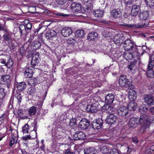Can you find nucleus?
<instances>
[{"label": "nucleus", "mask_w": 154, "mask_h": 154, "mask_svg": "<svg viewBox=\"0 0 154 154\" xmlns=\"http://www.w3.org/2000/svg\"><path fill=\"white\" fill-rule=\"evenodd\" d=\"M1 83L3 85H6L8 89L11 87V80L8 75H3L1 76Z\"/></svg>", "instance_id": "5"}, {"label": "nucleus", "mask_w": 154, "mask_h": 154, "mask_svg": "<svg viewBox=\"0 0 154 154\" xmlns=\"http://www.w3.org/2000/svg\"><path fill=\"white\" fill-rule=\"evenodd\" d=\"M39 54L38 53H36L32 57L31 61V65L33 66H35L39 62Z\"/></svg>", "instance_id": "22"}, {"label": "nucleus", "mask_w": 154, "mask_h": 154, "mask_svg": "<svg viewBox=\"0 0 154 154\" xmlns=\"http://www.w3.org/2000/svg\"><path fill=\"white\" fill-rule=\"evenodd\" d=\"M109 32L106 30L103 31L102 32L103 35L105 37H107L109 36Z\"/></svg>", "instance_id": "53"}, {"label": "nucleus", "mask_w": 154, "mask_h": 154, "mask_svg": "<svg viewBox=\"0 0 154 154\" xmlns=\"http://www.w3.org/2000/svg\"><path fill=\"white\" fill-rule=\"evenodd\" d=\"M6 117L5 114H3L0 117V121H2Z\"/></svg>", "instance_id": "57"}, {"label": "nucleus", "mask_w": 154, "mask_h": 154, "mask_svg": "<svg viewBox=\"0 0 154 154\" xmlns=\"http://www.w3.org/2000/svg\"><path fill=\"white\" fill-rule=\"evenodd\" d=\"M34 70V68L32 67L26 69L24 72L25 77L26 78L32 77Z\"/></svg>", "instance_id": "18"}, {"label": "nucleus", "mask_w": 154, "mask_h": 154, "mask_svg": "<svg viewBox=\"0 0 154 154\" xmlns=\"http://www.w3.org/2000/svg\"><path fill=\"white\" fill-rule=\"evenodd\" d=\"M139 122L141 125L139 131L141 133L144 132L149 127L150 122L148 117L146 115L140 116V119L135 117L131 118L128 122V126L130 128H134L136 127Z\"/></svg>", "instance_id": "2"}, {"label": "nucleus", "mask_w": 154, "mask_h": 154, "mask_svg": "<svg viewBox=\"0 0 154 154\" xmlns=\"http://www.w3.org/2000/svg\"><path fill=\"white\" fill-rule=\"evenodd\" d=\"M119 25L122 26H124L128 27L130 28H142L145 26H147V25H146L145 23H137V24H127L125 23H122L119 24Z\"/></svg>", "instance_id": "14"}, {"label": "nucleus", "mask_w": 154, "mask_h": 154, "mask_svg": "<svg viewBox=\"0 0 154 154\" xmlns=\"http://www.w3.org/2000/svg\"><path fill=\"white\" fill-rule=\"evenodd\" d=\"M154 60H151L149 63L147 68L146 75L148 77L152 78L154 77Z\"/></svg>", "instance_id": "4"}, {"label": "nucleus", "mask_w": 154, "mask_h": 154, "mask_svg": "<svg viewBox=\"0 0 154 154\" xmlns=\"http://www.w3.org/2000/svg\"><path fill=\"white\" fill-rule=\"evenodd\" d=\"M42 105V101H39L37 102L35 104V106L39 108H41Z\"/></svg>", "instance_id": "50"}, {"label": "nucleus", "mask_w": 154, "mask_h": 154, "mask_svg": "<svg viewBox=\"0 0 154 154\" xmlns=\"http://www.w3.org/2000/svg\"><path fill=\"white\" fill-rule=\"evenodd\" d=\"M150 38H154V35L153 36H150Z\"/></svg>", "instance_id": "64"}, {"label": "nucleus", "mask_w": 154, "mask_h": 154, "mask_svg": "<svg viewBox=\"0 0 154 154\" xmlns=\"http://www.w3.org/2000/svg\"><path fill=\"white\" fill-rule=\"evenodd\" d=\"M128 109L127 107L122 106L119 108L118 112L120 116H124L128 114Z\"/></svg>", "instance_id": "19"}, {"label": "nucleus", "mask_w": 154, "mask_h": 154, "mask_svg": "<svg viewBox=\"0 0 154 154\" xmlns=\"http://www.w3.org/2000/svg\"><path fill=\"white\" fill-rule=\"evenodd\" d=\"M123 47L125 51L124 57L127 60L131 59L135 60L139 58V54L137 47L134 44L133 41L130 39H126L123 43Z\"/></svg>", "instance_id": "1"}, {"label": "nucleus", "mask_w": 154, "mask_h": 154, "mask_svg": "<svg viewBox=\"0 0 154 154\" xmlns=\"http://www.w3.org/2000/svg\"><path fill=\"white\" fill-rule=\"evenodd\" d=\"M75 42V40L74 38H70L67 40V43L68 44L73 45Z\"/></svg>", "instance_id": "44"}, {"label": "nucleus", "mask_w": 154, "mask_h": 154, "mask_svg": "<svg viewBox=\"0 0 154 154\" xmlns=\"http://www.w3.org/2000/svg\"><path fill=\"white\" fill-rule=\"evenodd\" d=\"M85 137V134L82 131H77L73 135V139L75 140H83Z\"/></svg>", "instance_id": "12"}, {"label": "nucleus", "mask_w": 154, "mask_h": 154, "mask_svg": "<svg viewBox=\"0 0 154 154\" xmlns=\"http://www.w3.org/2000/svg\"><path fill=\"white\" fill-rule=\"evenodd\" d=\"M7 60V61H6V66L8 68H10L12 66L13 64V62L12 59L10 58H9V57H8Z\"/></svg>", "instance_id": "38"}, {"label": "nucleus", "mask_w": 154, "mask_h": 154, "mask_svg": "<svg viewBox=\"0 0 154 154\" xmlns=\"http://www.w3.org/2000/svg\"><path fill=\"white\" fill-rule=\"evenodd\" d=\"M115 99L114 95L112 94H108L105 97V101L108 104L113 103Z\"/></svg>", "instance_id": "24"}, {"label": "nucleus", "mask_w": 154, "mask_h": 154, "mask_svg": "<svg viewBox=\"0 0 154 154\" xmlns=\"http://www.w3.org/2000/svg\"><path fill=\"white\" fill-rule=\"evenodd\" d=\"M33 130L34 131V134H35L34 136H33L32 137V136L31 135L26 136L23 137V140L26 141L28 139H33L34 138H35L36 136V135L37 134V133L36 132V131H37L36 128H35Z\"/></svg>", "instance_id": "30"}, {"label": "nucleus", "mask_w": 154, "mask_h": 154, "mask_svg": "<svg viewBox=\"0 0 154 154\" xmlns=\"http://www.w3.org/2000/svg\"><path fill=\"white\" fill-rule=\"evenodd\" d=\"M104 12L103 10L100 9L97 10L93 13V15L96 17L100 18L102 17L103 15Z\"/></svg>", "instance_id": "26"}, {"label": "nucleus", "mask_w": 154, "mask_h": 154, "mask_svg": "<svg viewBox=\"0 0 154 154\" xmlns=\"http://www.w3.org/2000/svg\"><path fill=\"white\" fill-rule=\"evenodd\" d=\"M133 0H124V3L126 5H130L132 4Z\"/></svg>", "instance_id": "52"}, {"label": "nucleus", "mask_w": 154, "mask_h": 154, "mask_svg": "<svg viewBox=\"0 0 154 154\" xmlns=\"http://www.w3.org/2000/svg\"><path fill=\"white\" fill-rule=\"evenodd\" d=\"M150 149L151 150H152L153 151H154V145L152 146L151 147Z\"/></svg>", "instance_id": "63"}, {"label": "nucleus", "mask_w": 154, "mask_h": 154, "mask_svg": "<svg viewBox=\"0 0 154 154\" xmlns=\"http://www.w3.org/2000/svg\"><path fill=\"white\" fill-rule=\"evenodd\" d=\"M148 110V108L146 107L144 105H142L140 106L139 107V111L142 114H144Z\"/></svg>", "instance_id": "35"}, {"label": "nucleus", "mask_w": 154, "mask_h": 154, "mask_svg": "<svg viewBox=\"0 0 154 154\" xmlns=\"http://www.w3.org/2000/svg\"><path fill=\"white\" fill-rule=\"evenodd\" d=\"M103 109L106 111V112H108L109 114L112 113L113 108L111 106L108 104H105L102 107Z\"/></svg>", "instance_id": "31"}, {"label": "nucleus", "mask_w": 154, "mask_h": 154, "mask_svg": "<svg viewBox=\"0 0 154 154\" xmlns=\"http://www.w3.org/2000/svg\"><path fill=\"white\" fill-rule=\"evenodd\" d=\"M57 35L56 32L51 29L48 31L46 34V37L47 39L52 40Z\"/></svg>", "instance_id": "23"}, {"label": "nucleus", "mask_w": 154, "mask_h": 154, "mask_svg": "<svg viewBox=\"0 0 154 154\" xmlns=\"http://www.w3.org/2000/svg\"><path fill=\"white\" fill-rule=\"evenodd\" d=\"M97 150L94 148H87L85 149V154H97Z\"/></svg>", "instance_id": "29"}, {"label": "nucleus", "mask_w": 154, "mask_h": 154, "mask_svg": "<svg viewBox=\"0 0 154 154\" xmlns=\"http://www.w3.org/2000/svg\"><path fill=\"white\" fill-rule=\"evenodd\" d=\"M81 5L79 3L74 2L71 4L70 8L73 12H78L81 9Z\"/></svg>", "instance_id": "15"}, {"label": "nucleus", "mask_w": 154, "mask_h": 154, "mask_svg": "<svg viewBox=\"0 0 154 154\" xmlns=\"http://www.w3.org/2000/svg\"><path fill=\"white\" fill-rule=\"evenodd\" d=\"M109 154H119L117 150L115 148L111 150Z\"/></svg>", "instance_id": "49"}, {"label": "nucleus", "mask_w": 154, "mask_h": 154, "mask_svg": "<svg viewBox=\"0 0 154 154\" xmlns=\"http://www.w3.org/2000/svg\"><path fill=\"white\" fill-rule=\"evenodd\" d=\"M109 149V147L105 146L101 148L100 151L103 154H106L108 152Z\"/></svg>", "instance_id": "39"}, {"label": "nucleus", "mask_w": 154, "mask_h": 154, "mask_svg": "<svg viewBox=\"0 0 154 154\" xmlns=\"http://www.w3.org/2000/svg\"><path fill=\"white\" fill-rule=\"evenodd\" d=\"M7 29H5L2 26V24H0V30L4 31L5 32V30Z\"/></svg>", "instance_id": "60"}, {"label": "nucleus", "mask_w": 154, "mask_h": 154, "mask_svg": "<svg viewBox=\"0 0 154 154\" xmlns=\"http://www.w3.org/2000/svg\"><path fill=\"white\" fill-rule=\"evenodd\" d=\"M140 10V6L139 5H134L132 6L131 9V15L133 16H136L138 14Z\"/></svg>", "instance_id": "17"}, {"label": "nucleus", "mask_w": 154, "mask_h": 154, "mask_svg": "<svg viewBox=\"0 0 154 154\" xmlns=\"http://www.w3.org/2000/svg\"><path fill=\"white\" fill-rule=\"evenodd\" d=\"M67 0H56V2L59 4L63 5L65 4Z\"/></svg>", "instance_id": "48"}, {"label": "nucleus", "mask_w": 154, "mask_h": 154, "mask_svg": "<svg viewBox=\"0 0 154 154\" xmlns=\"http://www.w3.org/2000/svg\"><path fill=\"white\" fill-rule=\"evenodd\" d=\"M136 65L134 63H131L128 66V68L131 71L136 68Z\"/></svg>", "instance_id": "47"}, {"label": "nucleus", "mask_w": 154, "mask_h": 154, "mask_svg": "<svg viewBox=\"0 0 154 154\" xmlns=\"http://www.w3.org/2000/svg\"><path fill=\"white\" fill-rule=\"evenodd\" d=\"M57 14V15H58L60 16H65V17L67 16V15L66 14H63L61 13H58Z\"/></svg>", "instance_id": "61"}, {"label": "nucleus", "mask_w": 154, "mask_h": 154, "mask_svg": "<svg viewBox=\"0 0 154 154\" xmlns=\"http://www.w3.org/2000/svg\"><path fill=\"white\" fill-rule=\"evenodd\" d=\"M125 37L122 35L117 34L113 38V42L117 45H120L122 43Z\"/></svg>", "instance_id": "10"}, {"label": "nucleus", "mask_w": 154, "mask_h": 154, "mask_svg": "<svg viewBox=\"0 0 154 154\" xmlns=\"http://www.w3.org/2000/svg\"><path fill=\"white\" fill-rule=\"evenodd\" d=\"M73 31L71 28L66 27L62 30V35L64 37L69 36L72 33Z\"/></svg>", "instance_id": "16"}, {"label": "nucleus", "mask_w": 154, "mask_h": 154, "mask_svg": "<svg viewBox=\"0 0 154 154\" xmlns=\"http://www.w3.org/2000/svg\"><path fill=\"white\" fill-rule=\"evenodd\" d=\"M132 140L134 142L136 143H137V142L138 141L137 138L136 137H133L132 138Z\"/></svg>", "instance_id": "56"}, {"label": "nucleus", "mask_w": 154, "mask_h": 154, "mask_svg": "<svg viewBox=\"0 0 154 154\" xmlns=\"http://www.w3.org/2000/svg\"><path fill=\"white\" fill-rule=\"evenodd\" d=\"M7 60L6 58H2L0 59V62L1 63L4 64L6 66Z\"/></svg>", "instance_id": "51"}, {"label": "nucleus", "mask_w": 154, "mask_h": 154, "mask_svg": "<svg viewBox=\"0 0 154 154\" xmlns=\"http://www.w3.org/2000/svg\"><path fill=\"white\" fill-rule=\"evenodd\" d=\"M29 126L27 124H26L22 128V131L23 133H26L28 132Z\"/></svg>", "instance_id": "43"}, {"label": "nucleus", "mask_w": 154, "mask_h": 154, "mask_svg": "<svg viewBox=\"0 0 154 154\" xmlns=\"http://www.w3.org/2000/svg\"><path fill=\"white\" fill-rule=\"evenodd\" d=\"M149 12L148 11H140L139 14L140 19L145 20L149 18Z\"/></svg>", "instance_id": "21"}, {"label": "nucleus", "mask_w": 154, "mask_h": 154, "mask_svg": "<svg viewBox=\"0 0 154 154\" xmlns=\"http://www.w3.org/2000/svg\"><path fill=\"white\" fill-rule=\"evenodd\" d=\"M36 109L34 106L30 107L28 110L29 115L31 116L35 115L36 112Z\"/></svg>", "instance_id": "34"}, {"label": "nucleus", "mask_w": 154, "mask_h": 154, "mask_svg": "<svg viewBox=\"0 0 154 154\" xmlns=\"http://www.w3.org/2000/svg\"><path fill=\"white\" fill-rule=\"evenodd\" d=\"M137 107V103L134 101H131L129 102L127 108L128 109V110L134 111L135 110Z\"/></svg>", "instance_id": "28"}, {"label": "nucleus", "mask_w": 154, "mask_h": 154, "mask_svg": "<svg viewBox=\"0 0 154 154\" xmlns=\"http://www.w3.org/2000/svg\"><path fill=\"white\" fill-rule=\"evenodd\" d=\"M21 152H22V154H27L26 152L23 149H21Z\"/></svg>", "instance_id": "62"}, {"label": "nucleus", "mask_w": 154, "mask_h": 154, "mask_svg": "<svg viewBox=\"0 0 154 154\" xmlns=\"http://www.w3.org/2000/svg\"><path fill=\"white\" fill-rule=\"evenodd\" d=\"M89 125V122L86 119H83L80 122L78 126L81 129L85 130L88 129Z\"/></svg>", "instance_id": "9"}, {"label": "nucleus", "mask_w": 154, "mask_h": 154, "mask_svg": "<svg viewBox=\"0 0 154 154\" xmlns=\"http://www.w3.org/2000/svg\"><path fill=\"white\" fill-rule=\"evenodd\" d=\"M102 125L103 121L101 119L94 120L91 123L92 128L94 129H100L102 127Z\"/></svg>", "instance_id": "7"}, {"label": "nucleus", "mask_w": 154, "mask_h": 154, "mask_svg": "<svg viewBox=\"0 0 154 154\" xmlns=\"http://www.w3.org/2000/svg\"><path fill=\"white\" fill-rule=\"evenodd\" d=\"M26 28L27 29H30L32 27V25L31 23H28L26 25Z\"/></svg>", "instance_id": "55"}, {"label": "nucleus", "mask_w": 154, "mask_h": 154, "mask_svg": "<svg viewBox=\"0 0 154 154\" xmlns=\"http://www.w3.org/2000/svg\"><path fill=\"white\" fill-rule=\"evenodd\" d=\"M16 97L18 100V103L19 104H20L22 100V95H21L20 93L18 92L17 93Z\"/></svg>", "instance_id": "45"}, {"label": "nucleus", "mask_w": 154, "mask_h": 154, "mask_svg": "<svg viewBox=\"0 0 154 154\" xmlns=\"http://www.w3.org/2000/svg\"><path fill=\"white\" fill-rule=\"evenodd\" d=\"M119 83L120 86L127 88H131L132 85V82L125 76H121L119 79Z\"/></svg>", "instance_id": "3"}, {"label": "nucleus", "mask_w": 154, "mask_h": 154, "mask_svg": "<svg viewBox=\"0 0 154 154\" xmlns=\"http://www.w3.org/2000/svg\"><path fill=\"white\" fill-rule=\"evenodd\" d=\"M117 119V117L114 114H109L106 117V122L107 124L111 125L116 122Z\"/></svg>", "instance_id": "8"}, {"label": "nucleus", "mask_w": 154, "mask_h": 154, "mask_svg": "<svg viewBox=\"0 0 154 154\" xmlns=\"http://www.w3.org/2000/svg\"><path fill=\"white\" fill-rule=\"evenodd\" d=\"M144 102L149 105H153L154 103V97L152 94H147L144 96Z\"/></svg>", "instance_id": "11"}, {"label": "nucleus", "mask_w": 154, "mask_h": 154, "mask_svg": "<svg viewBox=\"0 0 154 154\" xmlns=\"http://www.w3.org/2000/svg\"><path fill=\"white\" fill-rule=\"evenodd\" d=\"M149 111L152 114H154V106L150 109Z\"/></svg>", "instance_id": "58"}, {"label": "nucleus", "mask_w": 154, "mask_h": 154, "mask_svg": "<svg viewBox=\"0 0 154 154\" xmlns=\"http://www.w3.org/2000/svg\"><path fill=\"white\" fill-rule=\"evenodd\" d=\"M97 34L95 32H92L89 33L87 36V39L90 40H94L97 37Z\"/></svg>", "instance_id": "27"}, {"label": "nucleus", "mask_w": 154, "mask_h": 154, "mask_svg": "<svg viewBox=\"0 0 154 154\" xmlns=\"http://www.w3.org/2000/svg\"><path fill=\"white\" fill-rule=\"evenodd\" d=\"M32 45L34 49L36 50L40 47L41 44L40 42L36 41L33 42Z\"/></svg>", "instance_id": "32"}, {"label": "nucleus", "mask_w": 154, "mask_h": 154, "mask_svg": "<svg viewBox=\"0 0 154 154\" xmlns=\"http://www.w3.org/2000/svg\"><path fill=\"white\" fill-rule=\"evenodd\" d=\"M24 27V29H26V27L25 26H23V25L20 26L19 27V30L21 35L23 33L22 30L21 29V27Z\"/></svg>", "instance_id": "59"}, {"label": "nucleus", "mask_w": 154, "mask_h": 154, "mask_svg": "<svg viewBox=\"0 0 154 154\" xmlns=\"http://www.w3.org/2000/svg\"><path fill=\"white\" fill-rule=\"evenodd\" d=\"M12 136L10 143V146H11L17 143V137L16 136L13 135V136L12 135Z\"/></svg>", "instance_id": "37"}, {"label": "nucleus", "mask_w": 154, "mask_h": 154, "mask_svg": "<svg viewBox=\"0 0 154 154\" xmlns=\"http://www.w3.org/2000/svg\"><path fill=\"white\" fill-rule=\"evenodd\" d=\"M63 154H75L74 152L69 149H67L64 150Z\"/></svg>", "instance_id": "46"}, {"label": "nucleus", "mask_w": 154, "mask_h": 154, "mask_svg": "<svg viewBox=\"0 0 154 154\" xmlns=\"http://www.w3.org/2000/svg\"><path fill=\"white\" fill-rule=\"evenodd\" d=\"M17 88L18 91H23L26 87V84L24 82L17 83Z\"/></svg>", "instance_id": "25"}, {"label": "nucleus", "mask_w": 154, "mask_h": 154, "mask_svg": "<svg viewBox=\"0 0 154 154\" xmlns=\"http://www.w3.org/2000/svg\"><path fill=\"white\" fill-rule=\"evenodd\" d=\"M25 49L23 47H22L20 49V55H23L25 53Z\"/></svg>", "instance_id": "54"}, {"label": "nucleus", "mask_w": 154, "mask_h": 154, "mask_svg": "<svg viewBox=\"0 0 154 154\" xmlns=\"http://www.w3.org/2000/svg\"><path fill=\"white\" fill-rule=\"evenodd\" d=\"M75 35L76 37L81 38L84 35L85 32L83 30H78Z\"/></svg>", "instance_id": "36"}, {"label": "nucleus", "mask_w": 154, "mask_h": 154, "mask_svg": "<svg viewBox=\"0 0 154 154\" xmlns=\"http://www.w3.org/2000/svg\"><path fill=\"white\" fill-rule=\"evenodd\" d=\"M98 108L94 104L89 105L87 106L86 110L88 112L91 113H94L97 112Z\"/></svg>", "instance_id": "20"}, {"label": "nucleus", "mask_w": 154, "mask_h": 154, "mask_svg": "<svg viewBox=\"0 0 154 154\" xmlns=\"http://www.w3.org/2000/svg\"><path fill=\"white\" fill-rule=\"evenodd\" d=\"M36 88L34 86H32L28 88L27 93L29 95H33L36 92Z\"/></svg>", "instance_id": "33"}, {"label": "nucleus", "mask_w": 154, "mask_h": 154, "mask_svg": "<svg viewBox=\"0 0 154 154\" xmlns=\"http://www.w3.org/2000/svg\"><path fill=\"white\" fill-rule=\"evenodd\" d=\"M37 82L36 79L35 78H34L33 79H30L29 82V83L32 85V86H34L37 83Z\"/></svg>", "instance_id": "42"}, {"label": "nucleus", "mask_w": 154, "mask_h": 154, "mask_svg": "<svg viewBox=\"0 0 154 154\" xmlns=\"http://www.w3.org/2000/svg\"><path fill=\"white\" fill-rule=\"evenodd\" d=\"M13 33L8 30H5L4 32V34L2 36L3 41L5 42H7L9 43L13 41V38L12 37Z\"/></svg>", "instance_id": "6"}, {"label": "nucleus", "mask_w": 154, "mask_h": 154, "mask_svg": "<svg viewBox=\"0 0 154 154\" xmlns=\"http://www.w3.org/2000/svg\"><path fill=\"white\" fill-rule=\"evenodd\" d=\"M146 5L151 7L154 6V0H145Z\"/></svg>", "instance_id": "41"}, {"label": "nucleus", "mask_w": 154, "mask_h": 154, "mask_svg": "<svg viewBox=\"0 0 154 154\" xmlns=\"http://www.w3.org/2000/svg\"><path fill=\"white\" fill-rule=\"evenodd\" d=\"M5 95V89L0 88V99L2 100L4 98Z\"/></svg>", "instance_id": "40"}, {"label": "nucleus", "mask_w": 154, "mask_h": 154, "mask_svg": "<svg viewBox=\"0 0 154 154\" xmlns=\"http://www.w3.org/2000/svg\"><path fill=\"white\" fill-rule=\"evenodd\" d=\"M122 9L120 8L113 9L112 11L111 15L114 18H120L122 16Z\"/></svg>", "instance_id": "13"}]
</instances>
